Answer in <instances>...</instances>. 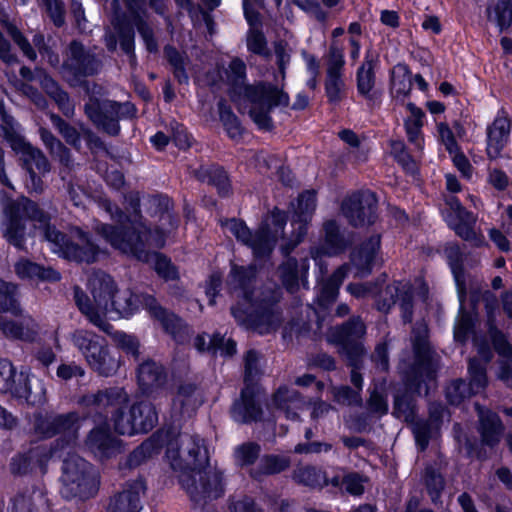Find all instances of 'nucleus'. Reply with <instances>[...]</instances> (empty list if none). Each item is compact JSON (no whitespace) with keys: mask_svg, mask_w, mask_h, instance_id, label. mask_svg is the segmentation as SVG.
Wrapping results in <instances>:
<instances>
[{"mask_svg":"<svg viewBox=\"0 0 512 512\" xmlns=\"http://www.w3.org/2000/svg\"><path fill=\"white\" fill-rule=\"evenodd\" d=\"M0 203L3 211L2 232L7 241L18 249H24L27 223H30L34 229L43 233L44 238L51 244V250L61 257L92 263L102 253L80 228H73L70 232L72 241H66L63 234L49 225V217L25 197L11 200L1 192ZM28 234H31V230Z\"/></svg>","mask_w":512,"mask_h":512,"instance_id":"obj_1","label":"nucleus"},{"mask_svg":"<svg viewBox=\"0 0 512 512\" xmlns=\"http://www.w3.org/2000/svg\"><path fill=\"white\" fill-rule=\"evenodd\" d=\"M75 301L88 321L107 334H112V326L107 322L112 314L129 317L138 309L140 302L172 335L181 326L180 319L159 306L154 297L146 295L140 298L129 290L118 291L113 279L104 273H96L89 279L88 294L76 289Z\"/></svg>","mask_w":512,"mask_h":512,"instance_id":"obj_2","label":"nucleus"},{"mask_svg":"<svg viewBox=\"0 0 512 512\" xmlns=\"http://www.w3.org/2000/svg\"><path fill=\"white\" fill-rule=\"evenodd\" d=\"M130 206L133 210L128 216L118 211L111 204H106V210L111 214L112 218L121 223H129L130 227H126L127 231L116 229L113 226L101 224L95 230L102 235L105 240L116 250L123 254L135 257L143 262H151L155 271L165 279H175L177 271L170 261L156 252H150L152 248H160L164 245L163 234L159 231L152 233L140 221L137 213L139 206L138 194L130 196Z\"/></svg>","mask_w":512,"mask_h":512,"instance_id":"obj_3","label":"nucleus"},{"mask_svg":"<svg viewBox=\"0 0 512 512\" xmlns=\"http://www.w3.org/2000/svg\"><path fill=\"white\" fill-rule=\"evenodd\" d=\"M166 457L194 501L217 498L223 493L221 473L208 465V452L196 435L180 434L168 443Z\"/></svg>","mask_w":512,"mask_h":512,"instance_id":"obj_4","label":"nucleus"},{"mask_svg":"<svg viewBox=\"0 0 512 512\" xmlns=\"http://www.w3.org/2000/svg\"><path fill=\"white\" fill-rule=\"evenodd\" d=\"M245 71L246 66L242 60L233 59L230 62L229 70L225 74L227 81L233 85L231 99L240 111L248 110L250 117L260 128L268 129L271 126V110L288 106L289 96L271 84L242 85Z\"/></svg>","mask_w":512,"mask_h":512,"instance_id":"obj_5","label":"nucleus"},{"mask_svg":"<svg viewBox=\"0 0 512 512\" xmlns=\"http://www.w3.org/2000/svg\"><path fill=\"white\" fill-rule=\"evenodd\" d=\"M284 225L285 215L279 210H274L254 234L243 222L236 219H230L223 223L226 231L234 235L238 241L251 248L256 258H261L271 253L275 242L283 234Z\"/></svg>","mask_w":512,"mask_h":512,"instance_id":"obj_6","label":"nucleus"},{"mask_svg":"<svg viewBox=\"0 0 512 512\" xmlns=\"http://www.w3.org/2000/svg\"><path fill=\"white\" fill-rule=\"evenodd\" d=\"M0 393L30 405H40L46 399L43 382L35 378L29 369L17 371L7 359H0Z\"/></svg>","mask_w":512,"mask_h":512,"instance_id":"obj_7","label":"nucleus"},{"mask_svg":"<svg viewBox=\"0 0 512 512\" xmlns=\"http://www.w3.org/2000/svg\"><path fill=\"white\" fill-rule=\"evenodd\" d=\"M61 493L67 497L88 498L98 487L97 474L83 458L72 455L64 461Z\"/></svg>","mask_w":512,"mask_h":512,"instance_id":"obj_8","label":"nucleus"},{"mask_svg":"<svg viewBox=\"0 0 512 512\" xmlns=\"http://www.w3.org/2000/svg\"><path fill=\"white\" fill-rule=\"evenodd\" d=\"M71 339L93 370L105 376L116 372L119 367L118 360L109 354L97 335L80 329L72 334Z\"/></svg>","mask_w":512,"mask_h":512,"instance_id":"obj_9","label":"nucleus"},{"mask_svg":"<svg viewBox=\"0 0 512 512\" xmlns=\"http://www.w3.org/2000/svg\"><path fill=\"white\" fill-rule=\"evenodd\" d=\"M257 361L258 354L254 351H249L245 358V382L247 385L242 390L240 400L234 404L232 409V416L235 421L249 422L256 420L260 413L255 403L254 391L248 384L257 374Z\"/></svg>","mask_w":512,"mask_h":512,"instance_id":"obj_10","label":"nucleus"},{"mask_svg":"<svg viewBox=\"0 0 512 512\" xmlns=\"http://www.w3.org/2000/svg\"><path fill=\"white\" fill-rule=\"evenodd\" d=\"M121 106L107 99L91 96L85 104V112L90 120L108 134L119 132L118 117Z\"/></svg>","mask_w":512,"mask_h":512,"instance_id":"obj_11","label":"nucleus"},{"mask_svg":"<svg viewBox=\"0 0 512 512\" xmlns=\"http://www.w3.org/2000/svg\"><path fill=\"white\" fill-rule=\"evenodd\" d=\"M375 208V194L369 191L351 196L342 205L343 214L354 226L373 223Z\"/></svg>","mask_w":512,"mask_h":512,"instance_id":"obj_12","label":"nucleus"},{"mask_svg":"<svg viewBox=\"0 0 512 512\" xmlns=\"http://www.w3.org/2000/svg\"><path fill=\"white\" fill-rule=\"evenodd\" d=\"M468 370L470 375L469 386L462 380H457L446 389L447 398L452 404H458L465 397L478 393L486 385L485 370L478 360H470Z\"/></svg>","mask_w":512,"mask_h":512,"instance_id":"obj_13","label":"nucleus"},{"mask_svg":"<svg viewBox=\"0 0 512 512\" xmlns=\"http://www.w3.org/2000/svg\"><path fill=\"white\" fill-rule=\"evenodd\" d=\"M80 427V419L74 414L67 415H37L34 420V429L43 437H50L56 433H63L72 438Z\"/></svg>","mask_w":512,"mask_h":512,"instance_id":"obj_14","label":"nucleus"},{"mask_svg":"<svg viewBox=\"0 0 512 512\" xmlns=\"http://www.w3.org/2000/svg\"><path fill=\"white\" fill-rule=\"evenodd\" d=\"M511 121L505 110L497 113L493 123L487 128V156L497 159L509 140Z\"/></svg>","mask_w":512,"mask_h":512,"instance_id":"obj_15","label":"nucleus"},{"mask_svg":"<svg viewBox=\"0 0 512 512\" xmlns=\"http://www.w3.org/2000/svg\"><path fill=\"white\" fill-rule=\"evenodd\" d=\"M449 212L445 215L448 225L463 239H474L475 233L472 229L474 218L460 204L458 199L451 197L447 200Z\"/></svg>","mask_w":512,"mask_h":512,"instance_id":"obj_16","label":"nucleus"},{"mask_svg":"<svg viewBox=\"0 0 512 512\" xmlns=\"http://www.w3.org/2000/svg\"><path fill=\"white\" fill-rule=\"evenodd\" d=\"M158 421V415L154 406L149 402H138L132 405L131 422L123 424L122 429L127 435L147 432L151 430Z\"/></svg>","mask_w":512,"mask_h":512,"instance_id":"obj_17","label":"nucleus"},{"mask_svg":"<svg viewBox=\"0 0 512 512\" xmlns=\"http://www.w3.org/2000/svg\"><path fill=\"white\" fill-rule=\"evenodd\" d=\"M11 147L21 155L33 182L36 180V172L44 173L48 171V162L42 152L32 147L23 138L16 137L12 139Z\"/></svg>","mask_w":512,"mask_h":512,"instance_id":"obj_18","label":"nucleus"},{"mask_svg":"<svg viewBox=\"0 0 512 512\" xmlns=\"http://www.w3.org/2000/svg\"><path fill=\"white\" fill-rule=\"evenodd\" d=\"M16 320H6L0 316V330L9 338L20 340H32L37 334V324L26 314H23L18 306L17 313H12Z\"/></svg>","mask_w":512,"mask_h":512,"instance_id":"obj_19","label":"nucleus"},{"mask_svg":"<svg viewBox=\"0 0 512 512\" xmlns=\"http://www.w3.org/2000/svg\"><path fill=\"white\" fill-rule=\"evenodd\" d=\"M380 247V237L374 235L360 248L355 250L351 256V264L355 269L356 276H363L369 273L376 260V253Z\"/></svg>","mask_w":512,"mask_h":512,"instance_id":"obj_20","label":"nucleus"},{"mask_svg":"<svg viewBox=\"0 0 512 512\" xmlns=\"http://www.w3.org/2000/svg\"><path fill=\"white\" fill-rule=\"evenodd\" d=\"M272 406L283 413L287 419L296 420L298 411L303 408L304 402L296 390L280 387L273 396Z\"/></svg>","mask_w":512,"mask_h":512,"instance_id":"obj_21","label":"nucleus"},{"mask_svg":"<svg viewBox=\"0 0 512 512\" xmlns=\"http://www.w3.org/2000/svg\"><path fill=\"white\" fill-rule=\"evenodd\" d=\"M98 397L100 402L111 405L117 409L116 413L113 415L115 429L120 434H127V432L122 429L123 424L131 422L132 419V406L127 412L123 411L124 406L128 403L127 393L122 389H116L109 393L100 394Z\"/></svg>","mask_w":512,"mask_h":512,"instance_id":"obj_22","label":"nucleus"},{"mask_svg":"<svg viewBox=\"0 0 512 512\" xmlns=\"http://www.w3.org/2000/svg\"><path fill=\"white\" fill-rule=\"evenodd\" d=\"M14 272L18 276V278L27 281H57L60 279V274L57 271L51 268L46 269L40 264L24 257L19 258L15 262Z\"/></svg>","mask_w":512,"mask_h":512,"instance_id":"obj_23","label":"nucleus"},{"mask_svg":"<svg viewBox=\"0 0 512 512\" xmlns=\"http://www.w3.org/2000/svg\"><path fill=\"white\" fill-rule=\"evenodd\" d=\"M142 481L134 482L128 490L121 492L110 503V512H139L141 509L140 495L144 493Z\"/></svg>","mask_w":512,"mask_h":512,"instance_id":"obj_24","label":"nucleus"},{"mask_svg":"<svg viewBox=\"0 0 512 512\" xmlns=\"http://www.w3.org/2000/svg\"><path fill=\"white\" fill-rule=\"evenodd\" d=\"M50 456L51 453L48 449L42 446L34 447L27 453L13 457L11 471L15 474L26 473L35 466H42Z\"/></svg>","mask_w":512,"mask_h":512,"instance_id":"obj_25","label":"nucleus"},{"mask_svg":"<svg viewBox=\"0 0 512 512\" xmlns=\"http://www.w3.org/2000/svg\"><path fill=\"white\" fill-rule=\"evenodd\" d=\"M87 445L99 457H109L118 448L116 439L111 436L106 427L92 430L88 436Z\"/></svg>","mask_w":512,"mask_h":512,"instance_id":"obj_26","label":"nucleus"},{"mask_svg":"<svg viewBox=\"0 0 512 512\" xmlns=\"http://www.w3.org/2000/svg\"><path fill=\"white\" fill-rule=\"evenodd\" d=\"M480 420V433L483 441L488 445L497 443L502 435V425L495 413L486 411L480 406L476 405Z\"/></svg>","mask_w":512,"mask_h":512,"instance_id":"obj_27","label":"nucleus"},{"mask_svg":"<svg viewBox=\"0 0 512 512\" xmlns=\"http://www.w3.org/2000/svg\"><path fill=\"white\" fill-rule=\"evenodd\" d=\"M165 382V375L160 365L147 361L138 369V383L144 392H150L161 387Z\"/></svg>","mask_w":512,"mask_h":512,"instance_id":"obj_28","label":"nucleus"},{"mask_svg":"<svg viewBox=\"0 0 512 512\" xmlns=\"http://www.w3.org/2000/svg\"><path fill=\"white\" fill-rule=\"evenodd\" d=\"M407 109L410 112V115L405 120V128L408 140L411 144L414 145L416 150L422 151L424 140L422 137L421 128L423 126L424 113L421 109L412 103L407 104Z\"/></svg>","mask_w":512,"mask_h":512,"instance_id":"obj_29","label":"nucleus"},{"mask_svg":"<svg viewBox=\"0 0 512 512\" xmlns=\"http://www.w3.org/2000/svg\"><path fill=\"white\" fill-rule=\"evenodd\" d=\"M195 346L198 350H212L219 352L222 356H231L236 351V344L231 339L225 340L219 334L213 336L200 335L195 340Z\"/></svg>","mask_w":512,"mask_h":512,"instance_id":"obj_30","label":"nucleus"},{"mask_svg":"<svg viewBox=\"0 0 512 512\" xmlns=\"http://www.w3.org/2000/svg\"><path fill=\"white\" fill-rule=\"evenodd\" d=\"M201 403L199 393L191 384L181 385L173 400V409L181 414H190Z\"/></svg>","mask_w":512,"mask_h":512,"instance_id":"obj_31","label":"nucleus"},{"mask_svg":"<svg viewBox=\"0 0 512 512\" xmlns=\"http://www.w3.org/2000/svg\"><path fill=\"white\" fill-rule=\"evenodd\" d=\"M445 254L449 261V265L451 267L452 273L454 275L456 285L458 288L460 305H461V308H463L465 305V300H466V291H465V280H464V276L462 274V268L460 265V261H461L460 249L455 245H451L446 248Z\"/></svg>","mask_w":512,"mask_h":512,"instance_id":"obj_32","label":"nucleus"},{"mask_svg":"<svg viewBox=\"0 0 512 512\" xmlns=\"http://www.w3.org/2000/svg\"><path fill=\"white\" fill-rule=\"evenodd\" d=\"M376 59L370 53L366 54L364 63L357 71V88L361 95L369 96L375 83L374 67Z\"/></svg>","mask_w":512,"mask_h":512,"instance_id":"obj_33","label":"nucleus"},{"mask_svg":"<svg viewBox=\"0 0 512 512\" xmlns=\"http://www.w3.org/2000/svg\"><path fill=\"white\" fill-rule=\"evenodd\" d=\"M493 342L499 354L506 357L500 364L499 378L503 380L506 385L512 386V358H510L512 348L501 334L495 335Z\"/></svg>","mask_w":512,"mask_h":512,"instance_id":"obj_34","label":"nucleus"},{"mask_svg":"<svg viewBox=\"0 0 512 512\" xmlns=\"http://www.w3.org/2000/svg\"><path fill=\"white\" fill-rule=\"evenodd\" d=\"M302 272L301 274L298 271L297 263L294 259H288L279 269L283 284L290 291H294V289L298 286L299 278L304 277L308 265L307 262L304 261L301 265Z\"/></svg>","mask_w":512,"mask_h":512,"instance_id":"obj_35","label":"nucleus"},{"mask_svg":"<svg viewBox=\"0 0 512 512\" xmlns=\"http://www.w3.org/2000/svg\"><path fill=\"white\" fill-rule=\"evenodd\" d=\"M391 89L396 96H405L411 89V76L405 65L398 64L391 71Z\"/></svg>","mask_w":512,"mask_h":512,"instance_id":"obj_36","label":"nucleus"},{"mask_svg":"<svg viewBox=\"0 0 512 512\" xmlns=\"http://www.w3.org/2000/svg\"><path fill=\"white\" fill-rule=\"evenodd\" d=\"M293 209L297 216V221L300 223L299 228L302 229V223L307 221L315 209V194L311 191L301 194L296 205H293Z\"/></svg>","mask_w":512,"mask_h":512,"instance_id":"obj_37","label":"nucleus"},{"mask_svg":"<svg viewBox=\"0 0 512 512\" xmlns=\"http://www.w3.org/2000/svg\"><path fill=\"white\" fill-rule=\"evenodd\" d=\"M219 114L228 136L232 139H237L242 133L237 117L223 102L219 103Z\"/></svg>","mask_w":512,"mask_h":512,"instance_id":"obj_38","label":"nucleus"},{"mask_svg":"<svg viewBox=\"0 0 512 512\" xmlns=\"http://www.w3.org/2000/svg\"><path fill=\"white\" fill-rule=\"evenodd\" d=\"M16 286L0 280V311L17 313L18 303L15 299Z\"/></svg>","mask_w":512,"mask_h":512,"instance_id":"obj_39","label":"nucleus"},{"mask_svg":"<svg viewBox=\"0 0 512 512\" xmlns=\"http://www.w3.org/2000/svg\"><path fill=\"white\" fill-rule=\"evenodd\" d=\"M346 276V267H340L335 271L330 280L322 287V297L327 300H334L338 288Z\"/></svg>","mask_w":512,"mask_h":512,"instance_id":"obj_40","label":"nucleus"},{"mask_svg":"<svg viewBox=\"0 0 512 512\" xmlns=\"http://www.w3.org/2000/svg\"><path fill=\"white\" fill-rule=\"evenodd\" d=\"M40 135L44 144L51 150V152L57 155L61 162L67 164L69 160L68 151L60 141L45 129H40Z\"/></svg>","mask_w":512,"mask_h":512,"instance_id":"obj_41","label":"nucleus"},{"mask_svg":"<svg viewBox=\"0 0 512 512\" xmlns=\"http://www.w3.org/2000/svg\"><path fill=\"white\" fill-rule=\"evenodd\" d=\"M169 62L174 67L175 77L180 83L188 82V75L185 72V59L176 50L169 47L165 49Z\"/></svg>","mask_w":512,"mask_h":512,"instance_id":"obj_42","label":"nucleus"},{"mask_svg":"<svg viewBox=\"0 0 512 512\" xmlns=\"http://www.w3.org/2000/svg\"><path fill=\"white\" fill-rule=\"evenodd\" d=\"M253 275V268H244V267H234L230 274L229 283L234 289H242L244 291V296L247 297L245 288L246 281L250 280V277Z\"/></svg>","mask_w":512,"mask_h":512,"instance_id":"obj_43","label":"nucleus"},{"mask_svg":"<svg viewBox=\"0 0 512 512\" xmlns=\"http://www.w3.org/2000/svg\"><path fill=\"white\" fill-rule=\"evenodd\" d=\"M52 124L58 129L60 134L71 145H77L79 142V133L77 130L66 124L59 116L55 114L50 115Z\"/></svg>","mask_w":512,"mask_h":512,"instance_id":"obj_44","label":"nucleus"},{"mask_svg":"<svg viewBox=\"0 0 512 512\" xmlns=\"http://www.w3.org/2000/svg\"><path fill=\"white\" fill-rule=\"evenodd\" d=\"M343 85L341 72L327 71L326 93L331 101H337L339 99Z\"/></svg>","mask_w":512,"mask_h":512,"instance_id":"obj_45","label":"nucleus"},{"mask_svg":"<svg viewBox=\"0 0 512 512\" xmlns=\"http://www.w3.org/2000/svg\"><path fill=\"white\" fill-rule=\"evenodd\" d=\"M2 23L5 25L7 32L10 34V36L14 39V41L18 44L20 49L23 51L24 55L27 56L29 59L34 60L36 58V54L29 45V43L22 37L21 33L18 31V29L11 23L1 20Z\"/></svg>","mask_w":512,"mask_h":512,"instance_id":"obj_46","label":"nucleus"},{"mask_svg":"<svg viewBox=\"0 0 512 512\" xmlns=\"http://www.w3.org/2000/svg\"><path fill=\"white\" fill-rule=\"evenodd\" d=\"M259 446L253 443L244 444L236 450V459L241 465H249L258 457Z\"/></svg>","mask_w":512,"mask_h":512,"instance_id":"obj_47","label":"nucleus"},{"mask_svg":"<svg viewBox=\"0 0 512 512\" xmlns=\"http://www.w3.org/2000/svg\"><path fill=\"white\" fill-rule=\"evenodd\" d=\"M247 47L249 51L253 53L265 56L268 55L265 37L259 31H250L247 38Z\"/></svg>","mask_w":512,"mask_h":512,"instance_id":"obj_48","label":"nucleus"},{"mask_svg":"<svg viewBox=\"0 0 512 512\" xmlns=\"http://www.w3.org/2000/svg\"><path fill=\"white\" fill-rule=\"evenodd\" d=\"M279 324L280 316L272 311H267L260 316L255 328L260 334H265L274 330Z\"/></svg>","mask_w":512,"mask_h":512,"instance_id":"obj_49","label":"nucleus"},{"mask_svg":"<svg viewBox=\"0 0 512 512\" xmlns=\"http://www.w3.org/2000/svg\"><path fill=\"white\" fill-rule=\"evenodd\" d=\"M344 66L343 49L335 42L332 43L329 51L328 68L329 72H341Z\"/></svg>","mask_w":512,"mask_h":512,"instance_id":"obj_50","label":"nucleus"},{"mask_svg":"<svg viewBox=\"0 0 512 512\" xmlns=\"http://www.w3.org/2000/svg\"><path fill=\"white\" fill-rule=\"evenodd\" d=\"M437 131L441 142L445 145L450 154L457 151L458 146L454 138L452 130L446 123H439Z\"/></svg>","mask_w":512,"mask_h":512,"instance_id":"obj_51","label":"nucleus"},{"mask_svg":"<svg viewBox=\"0 0 512 512\" xmlns=\"http://www.w3.org/2000/svg\"><path fill=\"white\" fill-rule=\"evenodd\" d=\"M209 181L213 183L220 192H226L228 189V179L225 171L219 167H212L206 170Z\"/></svg>","mask_w":512,"mask_h":512,"instance_id":"obj_52","label":"nucleus"},{"mask_svg":"<svg viewBox=\"0 0 512 512\" xmlns=\"http://www.w3.org/2000/svg\"><path fill=\"white\" fill-rule=\"evenodd\" d=\"M365 333V326L359 319H355L343 328L341 340L346 342L361 337Z\"/></svg>","mask_w":512,"mask_h":512,"instance_id":"obj_53","label":"nucleus"},{"mask_svg":"<svg viewBox=\"0 0 512 512\" xmlns=\"http://www.w3.org/2000/svg\"><path fill=\"white\" fill-rule=\"evenodd\" d=\"M264 472L267 474L278 473L288 467V460L278 456L266 457L262 460Z\"/></svg>","mask_w":512,"mask_h":512,"instance_id":"obj_54","label":"nucleus"},{"mask_svg":"<svg viewBox=\"0 0 512 512\" xmlns=\"http://www.w3.org/2000/svg\"><path fill=\"white\" fill-rule=\"evenodd\" d=\"M43 4L46 6V9L55 23V25L60 26L63 24V7L60 2L57 0H42Z\"/></svg>","mask_w":512,"mask_h":512,"instance_id":"obj_55","label":"nucleus"},{"mask_svg":"<svg viewBox=\"0 0 512 512\" xmlns=\"http://www.w3.org/2000/svg\"><path fill=\"white\" fill-rule=\"evenodd\" d=\"M113 337L121 348L126 350L128 353L133 355L136 354L138 349V342L132 336L123 332H115Z\"/></svg>","mask_w":512,"mask_h":512,"instance_id":"obj_56","label":"nucleus"},{"mask_svg":"<svg viewBox=\"0 0 512 512\" xmlns=\"http://www.w3.org/2000/svg\"><path fill=\"white\" fill-rule=\"evenodd\" d=\"M275 55L277 59V64L279 66V72L281 74V78H285V68L290 62V50L281 43L275 45Z\"/></svg>","mask_w":512,"mask_h":512,"instance_id":"obj_57","label":"nucleus"},{"mask_svg":"<svg viewBox=\"0 0 512 512\" xmlns=\"http://www.w3.org/2000/svg\"><path fill=\"white\" fill-rule=\"evenodd\" d=\"M343 485L353 495H360L364 490L363 480L357 474L347 475L343 480Z\"/></svg>","mask_w":512,"mask_h":512,"instance_id":"obj_58","label":"nucleus"},{"mask_svg":"<svg viewBox=\"0 0 512 512\" xmlns=\"http://www.w3.org/2000/svg\"><path fill=\"white\" fill-rule=\"evenodd\" d=\"M489 183L498 190H504L509 185V178L506 173L499 169H493L489 173Z\"/></svg>","mask_w":512,"mask_h":512,"instance_id":"obj_59","label":"nucleus"},{"mask_svg":"<svg viewBox=\"0 0 512 512\" xmlns=\"http://www.w3.org/2000/svg\"><path fill=\"white\" fill-rule=\"evenodd\" d=\"M332 446L324 442H312L308 444H299L295 447L298 453H321L330 451Z\"/></svg>","mask_w":512,"mask_h":512,"instance_id":"obj_60","label":"nucleus"},{"mask_svg":"<svg viewBox=\"0 0 512 512\" xmlns=\"http://www.w3.org/2000/svg\"><path fill=\"white\" fill-rule=\"evenodd\" d=\"M84 371L80 366L70 365V364H62L57 369L58 377L68 380L73 377H81L83 376Z\"/></svg>","mask_w":512,"mask_h":512,"instance_id":"obj_61","label":"nucleus"},{"mask_svg":"<svg viewBox=\"0 0 512 512\" xmlns=\"http://www.w3.org/2000/svg\"><path fill=\"white\" fill-rule=\"evenodd\" d=\"M453 154V163L458 168V170L462 173V175L466 178H471L472 176V166L469 163L468 159L461 153H458V150Z\"/></svg>","mask_w":512,"mask_h":512,"instance_id":"obj_62","label":"nucleus"},{"mask_svg":"<svg viewBox=\"0 0 512 512\" xmlns=\"http://www.w3.org/2000/svg\"><path fill=\"white\" fill-rule=\"evenodd\" d=\"M489 237L499 250L507 252L510 250V243L500 230L492 228L489 230Z\"/></svg>","mask_w":512,"mask_h":512,"instance_id":"obj_63","label":"nucleus"},{"mask_svg":"<svg viewBox=\"0 0 512 512\" xmlns=\"http://www.w3.org/2000/svg\"><path fill=\"white\" fill-rule=\"evenodd\" d=\"M230 509L232 512H259L255 509L253 501L249 498H243L233 502Z\"/></svg>","mask_w":512,"mask_h":512,"instance_id":"obj_64","label":"nucleus"}]
</instances>
